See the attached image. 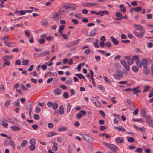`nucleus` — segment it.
<instances>
[{"instance_id":"f257e3e1","label":"nucleus","mask_w":153,"mask_h":153,"mask_svg":"<svg viewBox=\"0 0 153 153\" xmlns=\"http://www.w3.org/2000/svg\"><path fill=\"white\" fill-rule=\"evenodd\" d=\"M113 76L115 79L119 80L120 78L123 77V72L120 70H117L116 71V74H114Z\"/></svg>"},{"instance_id":"f03ea898","label":"nucleus","mask_w":153,"mask_h":153,"mask_svg":"<svg viewBox=\"0 0 153 153\" xmlns=\"http://www.w3.org/2000/svg\"><path fill=\"white\" fill-rule=\"evenodd\" d=\"M80 135L82 136L83 138L85 141L91 143L94 141L93 137L89 135L85 134L84 136L81 134H80Z\"/></svg>"},{"instance_id":"7ed1b4c3","label":"nucleus","mask_w":153,"mask_h":153,"mask_svg":"<svg viewBox=\"0 0 153 153\" xmlns=\"http://www.w3.org/2000/svg\"><path fill=\"white\" fill-rule=\"evenodd\" d=\"M108 148L110 149L113 152L115 153H117V150H119V148L118 146L115 145L111 144Z\"/></svg>"},{"instance_id":"20e7f679","label":"nucleus","mask_w":153,"mask_h":153,"mask_svg":"<svg viewBox=\"0 0 153 153\" xmlns=\"http://www.w3.org/2000/svg\"><path fill=\"white\" fill-rule=\"evenodd\" d=\"M134 27L136 29V30H140V31H142L144 32L145 29L143 27V26L141 25L137 24H135L134 25Z\"/></svg>"},{"instance_id":"39448f33","label":"nucleus","mask_w":153,"mask_h":153,"mask_svg":"<svg viewBox=\"0 0 153 153\" xmlns=\"http://www.w3.org/2000/svg\"><path fill=\"white\" fill-rule=\"evenodd\" d=\"M146 110L145 108H143L141 111V113L143 117L146 119L151 118V116L146 114Z\"/></svg>"},{"instance_id":"423d86ee","label":"nucleus","mask_w":153,"mask_h":153,"mask_svg":"<svg viewBox=\"0 0 153 153\" xmlns=\"http://www.w3.org/2000/svg\"><path fill=\"white\" fill-rule=\"evenodd\" d=\"M51 17L53 19H56L59 18V19L61 18V16L60 14H59V12H53L52 13L51 15Z\"/></svg>"},{"instance_id":"0eeeda50","label":"nucleus","mask_w":153,"mask_h":153,"mask_svg":"<svg viewBox=\"0 0 153 153\" xmlns=\"http://www.w3.org/2000/svg\"><path fill=\"white\" fill-rule=\"evenodd\" d=\"M133 33L136 36L140 38H142L144 34V33L142 31H140V33H139L138 32L134 31Z\"/></svg>"},{"instance_id":"6e6552de","label":"nucleus","mask_w":153,"mask_h":153,"mask_svg":"<svg viewBox=\"0 0 153 153\" xmlns=\"http://www.w3.org/2000/svg\"><path fill=\"white\" fill-rule=\"evenodd\" d=\"M109 13L108 12L107 10L100 11L98 12V15H100L101 16H104V14L108 15Z\"/></svg>"},{"instance_id":"1a4fd4ad","label":"nucleus","mask_w":153,"mask_h":153,"mask_svg":"<svg viewBox=\"0 0 153 153\" xmlns=\"http://www.w3.org/2000/svg\"><path fill=\"white\" fill-rule=\"evenodd\" d=\"M141 65L144 68H147V64L148 63L147 60L145 59H143L141 60Z\"/></svg>"},{"instance_id":"9d476101","label":"nucleus","mask_w":153,"mask_h":153,"mask_svg":"<svg viewBox=\"0 0 153 153\" xmlns=\"http://www.w3.org/2000/svg\"><path fill=\"white\" fill-rule=\"evenodd\" d=\"M65 6L66 10H67L68 8L76 7H77L76 5L72 4H68L66 6Z\"/></svg>"},{"instance_id":"9b49d317","label":"nucleus","mask_w":153,"mask_h":153,"mask_svg":"<svg viewBox=\"0 0 153 153\" xmlns=\"http://www.w3.org/2000/svg\"><path fill=\"white\" fill-rule=\"evenodd\" d=\"M49 51H43L41 52V53L39 54L38 56H37V57H42L45 56L47 54H49Z\"/></svg>"},{"instance_id":"f8f14e48","label":"nucleus","mask_w":153,"mask_h":153,"mask_svg":"<svg viewBox=\"0 0 153 153\" xmlns=\"http://www.w3.org/2000/svg\"><path fill=\"white\" fill-rule=\"evenodd\" d=\"M115 140L118 143H122L123 142L124 140L123 137H117L115 138Z\"/></svg>"},{"instance_id":"ddd939ff","label":"nucleus","mask_w":153,"mask_h":153,"mask_svg":"<svg viewBox=\"0 0 153 153\" xmlns=\"http://www.w3.org/2000/svg\"><path fill=\"white\" fill-rule=\"evenodd\" d=\"M59 113L60 115L63 114L64 113L63 106L62 105H61L59 108Z\"/></svg>"},{"instance_id":"4468645a","label":"nucleus","mask_w":153,"mask_h":153,"mask_svg":"<svg viewBox=\"0 0 153 153\" xmlns=\"http://www.w3.org/2000/svg\"><path fill=\"white\" fill-rule=\"evenodd\" d=\"M110 39L111 41L115 45H117L119 44V41L113 36H111L110 37Z\"/></svg>"},{"instance_id":"2eb2a0df","label":"nucleus","mask_w":153,"mask_h":153,"mask_svg":"<svg viewBox=\"0 0 153 153\" xmlns=\"http://www.w3.org/2000/svg\"><path fill=\"white\" fill-rule=\"evenodd\" d=\"M96 28H94L93 30L91 31L90 34L88 35V36H95L96 34Z\"/></svg>"},{"instance_id":"dca6fc26","label":"nucleus","mask_w":153,"mask_h":153,"mask_svg":"<svg viewBox=\"0 0 153 153\" xmlns=\"http://www.w3.org/2000/svg\"><path fill=\"white\" fill-rule=\"evenodd\" d=\"M61 90L58 88L55 89L54 91V94L56 95H59L61 94Z\"/></svg>"},{"instance_id":"f3484780","label":"nucleus","mask_w":153,"mask_h":153,"mask_svg":"<svg viewBox=\"0 0 153 153\" xmlns=\"http://www.w3.org/2000/svg\"><path fill=\"white\" fill-rule=\"evenodd\" d=\"M114 128L120 131H125V129L124 128L123 126H121L118 127H114Z\"/></svg>"},{"instance_id":"a211bd4d","label":"nucleus","mask_w":153,"mask_h":153,"mask_svg":"<svg viewBox=\"0 0 153 153\" xmlns=\"http://www.w3.org/2000/svg\"><path fill=\"white\" fill-rule=\"evenodd\" d=\"M58 104L57 102H54L53 103L52 107L53 109L56 110L58 108Z\"/></svg>"},{"instance_id":"6ab92c4d","label":"nucleus","mask_w":153,"mask_h":153,"mask_svg":"<svg viewBox=\"0 0 153 153\" xmlns=\"http://www.w3.org/2000/svg\"><path fill=\"white\" fill-rule=\"evenodd\" d=\"M41 22L42 23L43 25L45 26H46L48 23V22L46 19H42L41 20Z\"/></svg>"},{"instance_id":"aec40b11","label":"nucleus","mask_w":153,"mask_h":153,"mask_svg":"<svg viewBox=\"0 0 153 153\" xmlns=\"http://www.w3.org/2000/svg\"><path fill=\"white\" fill-rule=\"evenodd\" d=\"M67 129V127L65 126L60 127L58 129L59 132H62L65 131Z\"/></svg>"},{"instance_id":"412c9836","label":"nucleus","mask_w":153,"mask_h":153,"mask_svg":"<svg viewBox=\"0 0 153 153\" xmlns=\"http://www.w3.org/2000/svg\"><path fill=\"white\" fill-rule=\"evenodd\" d=\"M11 128L14 131H17L20 130V128L19 127L16 126H12Z\"/></svg>"},{"instance_id":"4be33fe9","label":"nucleus","mask_w":153,"mask_h":153,"mask_svg":"<svg viewBox=\"0 0 153 153\" xmlns=\"http://www.w3.org/2000/svg\"><path fill=\"white\" fill-rule=\"evenodd\" d=\"M27 141L26 140H23L21 144V146L22 147H25L27 144Z\"/></svg>"},{"instance_id":"5701e85b","label":"nucleus","mask_w":153,"mask_h":153,"mask_svg":"<svg viewBox=\"0 0 153 153\" xmlns=\"http://www.w3.org/2000/svg\"><path fill=\"white\" fill-rule=\"evenodd\" d=\"M119 7L121 8L120 11L121 12L125 13L126 11V9L124 7V6L123 4H122L120 5L119 6Z\"/></svg>"},{"instance_id":"b1692460","label":"nucleus","mask_w":153,"mask_h":153,"mask_svg":"<svg viewBox=\"0 0 153 153\" xmlns=\"http://www.w3.org/2000/svg\"><path fill=\"white\" fill-rule=\"evenodd\" d=\"M90 73L91 76V78L92 80V82L93 83V85H94V79L93 78V72L92 70L91 69L90 70Z\"/></svg>"},{"instance_id":"393cba45","label":"nucleus","mask_w":153,"mask_h":153,"mask_svg":"<svg viewBox=\"0 0 153 153\" xmlns=\"http://www.w3.org/2000/svg\"><path fill=\"white\" fill-rule=\"evenodd\" d=\"M65 28V26L64 25H61L59 27V32L61 33H62V31L64 30Z\"/></svg>"},{"instance_id":"a878e982","label":"nucleus","mask_w":153,"mask_h":153,"mask_svg":"<svg viewBox=\"0 0 153 153\" xmlns=\"http://www.w3.org/2000/svg\"><path fill=\"white\" fill-rule=\"evenodd\" d=\"M99 4L97 3H87L85 5V6H93L94 5H99Z\"/></svg>"},{"instance_id":"bb28decb","label":"nucleus","mask_w":153,"mask_h":153,"mask_svg":"<svg viewBox=\"0 0 153 153\" xmlns=\"http://www.w3.org/2000/svg\"><path fill=\"white\" fill-rule=\"evenodd\" d=\"M143 71L144 73L146 74H149L150 72V70L149 69L146 68H144L143 69Z\"/></svg>"},{"instance_id":"cd10ccee","label":"nucleus","mask_w":153,"mask_h":153,"mask_svg":"<svg viewBox=\"0 0 153 153\" xmlns=\"http://www.w3.org/2000/svg\"><path fill=\"white\" fill-rule=\"evenodd\" d=\"M80 42V39H79L76 40L74 41L71 42L72 45H77V43Z\"/></svg>"},{"instance_id":"c85d7f7f","label":"nucleus","mask_w":153,"mask_h":153,"mask_svg":"<svg viewBox=\"0 0 153 153\" xmlns=\"http://www.w3.org/2000/svg\"><path fill=\"white\" fill-rule=\"evenodd\" d=\"M29 60L28 59H26L22 62V64L23 65H27L29 64Z\"/></svg>"},{"instance_id":"c756f323","label":"nucleus","mask_w":153,"mask_h":153,"mask_svg":"<svg viewBox=\"0 0 153 153\" xmlns=\"http://www.w3.org/2000/svg\"><path fill=\"white\" fill-rule=\"evenodd\" d=\"M13 105H14L17 107H19L20 106V102L18 99L17 100V101H16L14 102Z\"/></svg>"},{"instance_id":"7c9ffc66","label":"nucleus","mask_w":153,"mask_h":153,"mask_svg":"<svg viewBox=\"0 0 153 153\" xmlns=\"http://www.w3.org/2000/svg\"><path fill=\"white\" fill-rule=\"evenodd\" d=\"M30 143L31 144L35 145L36 143V141L34 138H32L30 139Z\"/></svg>"},{"instance_id":"2f4dec72","label":"nucleus","mask_w":153,"mask_h":153,"mask_svg":"<svg viewBox=\"0 0 153 153\" xmlns=\"http://www.w3.org/2000/svg\"><path fill=\"white\" fill-rule=\"evenodd\" d=\"M11 102V100H6L4 103V105L5 107H7L9 106V104Z\"/></svg>"},{"instance_id":"473e14b6","label":"nucleus","mask_w":153,"mask_h":153,"mask_svg":"<svg viewBox=\"0 0 153 153\" xmlns=\"http://www.w3.org/2000/svg\"><path fill=\"white\" fill-rule=\"evenodd\" d=\"M4 61V64L5 65L9 66L10 65V62L9 61H8L5 58L4 59H3Z\"/></svg>"},{"instance_id":"72a5a7b5","label":"nucleus","mask_w":153,"mask_h":153,"mask_svg":"<svg viewBox=\"0 0 153 153\" xmlns=\"http://www.w3.org/2000/svg\"><path fill=\"white\" fill-rule=\"evenodd\" d=\"M132 70L135 72H137L138 71V68L136 66H134L132 67Z\"/></svg>"},{"instance_id":"f704fd0d","label":"nucleus","mask_w":153,"mask_h":153,"mask_svg":"<svg viewBox=\"0 0 153 153\" xmlns=\"http://www.w3.org/2000/svg\"><path fill=\"white\" fill-rule=\"evenodd\" d=\"M127 62L129 65H131L134 62V61L132 59L130 58L129 59L127 60Z\"/></svg>"},{"instance_id":"c9c22d12","label":"nucleus","mask_w":153,"mask_h":153,"mask_svg":"<svg viewBox=\"0 0 153 153\" xmlns=\"http://www.w3.org/2000/svg\"><path fill=\"white\" fill-rule=\"evenodd\" d=\"M142 9L141 7H137L134 8V10L137 12H139Z\"/></svg>"},{"instance_id":"e433bc0d","label":"nucleus","mask_w":153,"mask_h":153,"mask_svg":"<svg viewBox=\"0 0 153 153\" xmlns=\"http://www.w3.org/2000/svg\"><path fill=\"white\" fill-rule=\"evenodd\" d=\"M150 88V86L149 85H146L144 87V88L143 91V93L148 91L149 90Z\"/></svg>"},{"instance_id":"4c0bfd02","label":"nucleus","mask_w":153,"mask_h":153,"mask_svg":"<svg viewBox=\"0 0 153 153\" xmlns=\"http://www.w3.org/2000/svg\"><path fill=\"white\" fill-rule=\"evenodd\" d=\"M67 112L68 113L70 111L71 109V107L69 103H67Z\"/></svg>"},{"instance_id":"58836bf2","label":"nucleus","mask_w":153,"mask_h":153,"mask_svg":"<svg viewBox=\"0 0 153 153\" xmlns=\"http://www.w3.org/2000/svg\"><path fill=\"white\" fill-rule=\"evenodd\" d=\"M35 149V146L34 145L31 144L29 146V149L31 151L34 150Z\"/></svg>"},{"instance_id":"ea45409f","label":"nucleus","mask_w":153,"mask_h":153,"mask_svg":"<svg viewBox=\"0 0 153 153\" xmlns=\"http://www.w3.org/2000/svg\"><path fill=\"white\" fill-rule=\"evenodd\" d=\"M135 141V139L134 138L130 137L128 138V142H130V143H132L134 142Z\"/></svg>"},{"instance_id":"a19ab883","label":"nucleus","mask_w":153,"mask_h":153,"mask_svg":"<svg viewBox=\"0 0 153 153\" xmlns=\"http://www.w3.org/2000/svg\"><path fill=\"white\" fill-rule=\"evenodd\" d=\"M136 63L137 65L139 68H141L142 67V65L141 63L140 62V60L139 61H136Z\"/></svg>"},{"instance_id":"79ce46f5","label":"nucleus","mask_w":153,"mask_h":153,"mask_svg":"<svg viewBox=\"0 0 153 153\" xmlns=\"http://www.w3.org/2000/svg\"><path fill=\"white\" fill-rule=\"evenodd\" d=\"M132 59H133V61H134V60H136V61L139 60V58L138 56L137 55H136L133 56Z\"/></svg>"},{"instance_id":"37998d69","label":"nucleus","mask_w":153,"mask_h":153,"mask_svg":"<svg viewBox=\"0 0 153 153\" xmlns=\"http://www.w3.org/2000/svg\"><path fill=\"white\" fill-rule=\"evenodd\" d=\"M72 148L71 146L69 145L68 148V153H71Z\"/></svg>"},{"instance_id":"c03bdc74","label":"nucleus","mask_w":153,"mask_h":153,"mask_svg":"<svg viewBox=\"0 0 153 153\" xmlns=\"http://www.w3.org/2000/svg\"><path fill=\"white\" fill-rule=\"evenodd\" d=\"M115 15L117 17H123L122 16V13L120 12H117L115 13Z\"/></svg>"},{"instance_id":"a18cd8bd","label":"nucleus","mask_w":153,"mask_h":153,"mask_svg":"<svg viewBox=\"0 0 153 153\" xmlns=\"http://www.w3.org/2000/svg\"><path fill=\"white\" fill-rule=\"evenodd\" d=\"M80 113H81V114H82V116H85L86 115V111L83 110H81L80 111Z\"/></svg>"},{"instance_id":"49530a36","label":"nucleus","mask_w":153,"mask_h":153,"mask_svg":"<svg viewBox=\"0 0 153 153\" xmlns=\"http://www.w3.org/2000/svg\"><path fill=\"white\" fill-rule=\"evenodd\" d=\"M147 119V120H146V121L149 124L152 125L153 123V120H151L150 118Z\"/></svg>"},{"instance_id":"de8ad7c7","label":"nucleus","mask_w":153,"mask_h":153,"mask_svg":"<svg viewBox=\"0 0 153 153\" xmlns=\"http://www.w3.org/2000/svg\"><path fill=\"white\" fill-rule=\"evenodd\" d=\"M32 127L33 129L34 130H37L38 128V126L36 124H33L32 125Z\"/></svg>"},{"instance_id":"09e8293b","label":"nucleus","mask_w":153,"mask_h":153,"mask_svg":"<svg viewBox=\"0 0 153 153\" xmlns=\"http://www.w3.org/2000/svg\"><path fill=\"white\" fill-rule=\"evenodd\" d=\"M55 134V133L54 132H51L48 133L47 135V137H52Z\"/></svg>"},{"instance_id":"8fccbe9b","label":"nucleus","mask_w":153,"mask_h":153,"mask_svg":"<svg viewBox=\"0 0 153 153\" xmlns=\"http://www.w3.org/2000/svg\"><path fill=\"white\" fill-rule=\"evenodd\" d=\"M34 118L36 120H38L39 119L40 117L38 114H35L33 116Z\"/></svg>"},{"instance_id":"3c124183","label":"nucleus","mask_w":153,"mask_h":153,"mask_svg":"<svg viewBox=\"0 0 153 153\" xmlns=\"http://www.w3.org/2000/svg\"><path fill=\"white\" fill-rule=\"evenodd\" d=\"M120 63L124 67L126 65V63L125 61L124 60H122L120 61Z\"/></svg>"},{"instance_id":"603ef678","label":"nucleus","mask_w":153,"mask_h":153,"mask_svg":"<svg viewBox=\"0 0 153 153\" xmlns=\"http://www.w3.org/2000/svg\"><path fill=\"white\" fill-rule=\"evenodd\" d=\"M141 91L140 90H138L136 91L133 92V94L134 95L136 94L137 96H138V93H140Z\"/></svg>"},{"instance_id":"864d4df0","label":"nucleus","mask_w":153,"mask_h":153,"mask_svg":"<svg viewBox=\"0 0 153 153\" xmlns=\"http://www.w3.org/2000/svg\"><path fill=\"white\" fill-rule=\"evenodd\" d=\"M72 82V79L71 78H68L66 81V83L68 84H70Z\"/></svg>"},{"instance_id":"5fc2aeb1","label":"nucleus","mask_w":153,"mask_h":153,"mask_svg":"<svg viewBox=\"0 0 153 153\" xmlns=\"http://www.w3.org/2000/svg\"><path fill=\"white\" fill-rule=\"evenodd\" d=\"M10 145L12 147L13 149H15V145L14 141L13 140H11Z\"/></svg>"},{"instance_id":"6e6d98bb","label":"nucleus","mask_w":153,"mask_h":153,"mask_svg":"<svg viewBox=\"0 0 153 153\" xmlns=\"http://www.w3.org/2000/svg\"><path fill=\"white\" fill-rule=\"evenodd\" d=\"M53 104V103H52V102L50 101L47 103V105L48 107H52Z\"/></svg>"},{"instance_id":"4d7b16f0","label":"nucleus","mask_w":153,"mask_h":153,"mask_svg":"<svg viewBox=\"0 0 153 153\" xmlns=\"http://www.w3.org/2000/svg\"><path fill=\"white\" fill-rule=\"evenodd\" d=\"M71 21L74 24H78V21L76 19H72Z\"/></svg>"},{"instance_id":"13d9d810","label":"nucleus","mask_w":153,"mask_h":153,"mask_svg":"<svg viewBox=\"0 0 153 153\" xmlns=\"http://www.w3.org/2000/svg\"><path fill=\"white\" fill-rule=\"evenodd\" d=\"M63 96L65 99L68 98L69 97L68 93L67 92H65L63 94Z\"/></svg>"},{"instance_id":"bf43d9fd","label":"nucleus","mask_w":153,"mask_h":153,"mask_svg":"<svg viewBox=\"0 0 153 153\" xmlns=\"http://www.w3.org/2000/svg\"><path fill=\"white\" fill-rule=\"evenodd\" d=\"M99 112L100 114L103 117H105V114L104 112L100 110L99 111Z\"/></svg>"},{"instance_id":"052dcab7","label":"nucleus","mask_w":153,"mask_h":153,"mask_svg":"<svg viewBox=\"0 0 153 153\" xmlns=\"http://www.w3.org/2000/svg\"><path fill=\"white\" fill-rule=\"evenodd\" d=\"M73 45H72L71 42L67 43L65 45V46L67 48H70Z\"/></svg>"},{"instance_id":"680f3d73","label":"nucleus","mask_w":153,"mask_h":153,"mask_svg":"<svg viewBox=\"0 0 153 153\" xmlns=\"http://www.w3.org/2000/svg\"><path fill=\"white\" fill-rule=\"evenodd\" d=\"M39 42L41 44H42L45 43V40L42 38H41L39 40Z\"/></svg>"},{"instance_id":"e2e57ef3","label":"nucleus","mask_w":153,"mask_h":153,"mask_svg":"<svg viewBox=\"0 0 153 153\" xmlns=\"http://www.w3.org/2000/svg\"><path fill=\"white\" fill-rule=\"evenodd\" d=\"M52 149L54 151H56L57 150L58 148L56 146L54 145L52 147Z\"/></svg>"},{"instance_id":"0e129e2a","label":"nucleus","mask_w":153,"mask_h":153,"mask_svg":"<svg viewBox=\"0 0 153 153\" xmlns=\"http://www.w3.org/2000/svg\"><path fill=\"white\" fill-rule=\"evenodd\" d=\"M91 50L90 49H87L85 50L84 51V53L85 54H89L91 52Z\"/></svg>"},{"instance_id":"69168bd1","label":"nucleus","mask_w":153,"mask_h":153,"mask_svg":"<svg viewBox=\"0 0 153 153\" xmlns=\"http://www.w3.org/2000/svg\"><path fill=\"white\" fill-rule=\"evenodd\" d=\"M40 111V108L38 106H36L35 109V112L36 113H39Z\"/></svg>"},{"instance_id":"338daca9","label":"nucleus","mask_w":153,"mask_h":153,"mask_svg":"<svg viewBox=\"0 0 153 153\" xmlns=\"http://www.w3.org/2000/svg\"><path fill=\"white\" fill-rule=\"evenodd\" d=\"M76 75L80 79L82 78V77L83 76L81 73L76 74Z\"/></svg>"},{"instance_id":"774afa93","label":"nucleus","mask_w":153,"mask_h":153,"mask_svg":"<svg viewBox=\"0 0 153 153\" xmlns=\"http://www.w3.org/2000/svg\"><path fill=\"white\" fill-rule=\"evenodd\" d=\"M48 126L49 128H52L53 127V125L52 123H49L48 124Z\"/></svg>"}]
</instances>
